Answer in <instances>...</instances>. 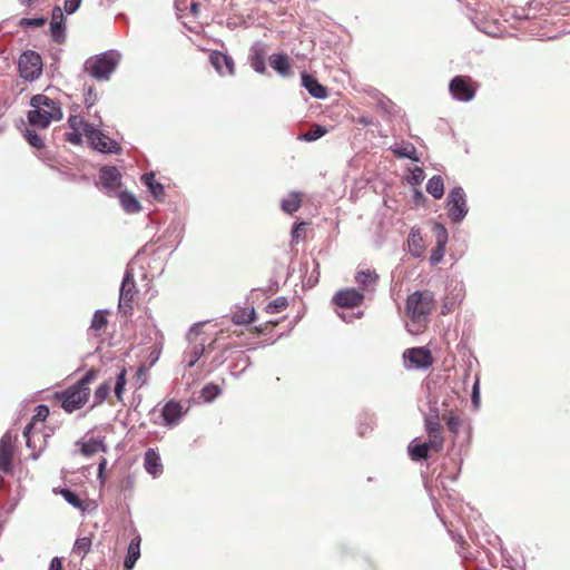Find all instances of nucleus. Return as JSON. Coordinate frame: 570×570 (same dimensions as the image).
Segmentation results:
<instances>
[{
    "label": "nucleus",
    "instance_id": "nucleus-1",
    "mask_svg": "<svg viewBox=\"0 0 570 570\" xmlns=\"http://www.w3.org/2000/svg\"><path fill=\"white\" fill-rule=\"evenodd\" d=\"M433 306V294L429 291L414 292L407 296L406 314L410 321L406 323L409 333L416 335L426 327L429 315Z\"/></svg>",
    "mask_w": 570,
    "mask_h": 570
},
{
    "label": "nucleus",
    "instance_id": "nucleus-2",
    "mask_svg": "<svg viewBox=\"0 0 570 570\" xmlns=\"http://www.w3.org/2000/svg\"><path fill=\"white\" fill-rule=\"evenodd\" d=\"M30 106L32 109L28 111L27 119L32 127L47 128L52 121L62 119L60 102L43 94L32 96Z\"/></svg>",
    "mask_w": 570,
    "mask_h": 570
},
{
    "label": "nucleus",
    "instance_id": "nucleus-3",
    "mask_svg": "<svg viewBox=\"0 0 570 570\" xmlns=\"http://www.w3.org/2000/svg\"><path fill=\"white\" fill-rule=\"evenodd\" d=\"M121 58L122 55L118 50L110 49L86 59L82 69L97 81H108L118 68Z\"/></svg>",
    "mask_w": 570,
    "mask_h": 570
},
{
    "label": "nucleus",
    "instance_id": "nucleus-4",
    "mask_svg": "<svg viewBox=\"0 0 570 570\" xmlns=\"http://www.w3.org/2000/svg\"><path fill=\"white\" fill-rule=\"evenodd\" d=\"M138 294L137 284L135 281L134 268L130 264L127 265L119 289L118 309L124 316H129L134 311V301Z\"/></svg>",
    "mask_w": 570,
    "mask_h": 570
},
{
    "label": "nucleus",
    "instance_id": "nucleus-5",
    "mask_svg": "<svg viewBox=\"0 0 570 570\" xmlns=\"http://www.w3.org/2000/svg\"><path fill=\"white\" fill-rule=\"evenodd\" d=\"M446 212L453 224H460L469 213L466 195L461 186L453 187L446 197Z\"/></svg>",
    "mask_w": 570,
    "mask_h": 570
},
{
    "label": "nucleus",
    "instance_id": "nucleus-6",
    "mask_svg": "<svg viewBox=\"0 0 570 570\" xmlns=\"http://www.w3.org/2000/svg\"><path fill=\"white\" fill-rule=\"evenodd\" d=\"M83 135L91 147L102 154L118 155L121 151V147L116 140L109 138L92 124L83 125Z\"/></svg>",
    "mask_w": 570,
    "mask_h": 570
},
{
    "label": "nucleus",
    "instance_id": "nucleus-7",
    "mask_svg": "<svg viewBox=\"0 0 570 570\" xmlns=\"http://www.w3.org/2000/svg\"><path fill=\"white\" fill-rule=\"evenodd\" d=\"M90 389L81 390L75 384L62 392L56 393V397L61 402V407L68 413H72L73 411L82 407V405L88 401Z\"/></svg>",
    "mask_w": 570,
    "mask_h": 570
},
{
    "label": "nucleus",
    "instance_id": "nucleus-8",
    "mask_svg": "<svg viewBox=\"0 0 570 570\" xmlns=\"http://www.w3.org/2000/svg\"><path fill=\"white\" fill-rule=\"evenodd\" d=\"M18 69L24 80L33 81L38 79L42 73L41 56L33 50L22 52L18 61Z\"/></svg>",
    "mask_w": 570,
    "mask_h": 570
},
{
    "label": "nucleus",
    "instance_id": "nucleus-9",
    "mask_svg": "<svg viewBox=\"0 0 570 570\" xmlns=\"http://www.w3.org/2000/svg\"><path fill=\"white\" fill-rule=\"evenodd\" d=\"M202 324L197 323L194 324L188 333H187V340L189 342L188 348L184 353V360L183 362L186 363L187 367H193L196 362L203 356L205 352V341H197L198 335L200 334Z\"/></svg>",
    "mask_w": 570,
    "mask_h": 570
},
{
    "label": "nucleus",
    "instance_id": "nucleus-10",
    "mask_svg": "<svg viewBox=\"0 0 570 570\" xmlns=\"http://www.w3.org/2000/svg\"><path fill=\"white\" fill-rule=\"evenodd\" d=\"M424 425L431 444L433 445V451H442L444 439L441 432L439 410L435 406L431 407L429 414L425 415Z\"/></svg>",
    "mask_w": 570,
    "mask_h": 570
},
{
    "label": "nucleus",
    "instance_id": "nucleus-11",
    "mask_svg": "<svg viewBox=\"0 0 570 570\" xmlns=\"http://www.w3.org/2000/svg\"><path fill=\"white\" fill-rule=\"evenodd\" d=\"M403 361L409 370L428 368L432 365V355L425 347H411L404 351Z\"/></svg>",
    "mask_w": 570,
    "mask_h": 570
},
{
    "label": "nucleus",
    "instance_id": "nucleus-12",
    "mask_svg": "<svg viewBox=\"0 0 570 570\" xmlns=\"http://www.w3.org/2000/svg\"><path fill=\"white\" fill-rule=\"evenodd\" d=\"M451 96L459 101L468 102L475 96V89L471 85V78L466 76H455L449 83Z\"/></svg>",
    "mask_w": 570,
    "mask_h": 570
},
{
    "label": "nucleus",
    "instance_id": "nucleus-13",
    "mask_svg": "<svg viewBox=\"0 0 570 570\" xmlns=\"http://www.w3.org/2000/svg\"><path fill=\"white\" fill-rule=\"evenodd\" d=\"M268 51V45L261 40L253 42L250 46L247 61L255 72L259 75H264L266 72L265 59Z\"/></svg>",
    "mask_w": 570,
    "mask_h": 570
},
{
    "label": "nucleus",
    "instance_id": "nucleus-14",
    "mask_svg": "<svg viewBox=\"0 0 570 570\" xmlns=\"http://www.w3.org/2000/svg\"><path fill=\"white\" fill-rule=\"evenodd\" d=\"M97 186L106 193H116L121 186V174L115 166H104L99 170Z\"/></svg>",
    "mask_w": 570,
    "mask_h": 570
},
{
    "label": "nucleus",
    "instance_id": "nucleus-15",
    "mask_svg": "<svg viewBox=\"0 0 570 570\" xmlns=\"http://www.w3.org/2000/svg\"><path fill=\"white\" fill-rule=\"evenodd\" d=\"M364 301V294L355 288L347 287L335 293L332 302L344 308H353L361 305Z\"/></svg>",
    "mask_w": 570,
    "mask_h": 570
},
{
    "label": "nucleus",
    "instance_id": "nucleus-16",
    "mask_svg": "<svg viewBox=\"0 0 570 570\" xmlns=\"http://www.w3.org/2000/svg\"><path fill=\"white\" fill-rule=\"evenodd\" d=\"M12 436L7 432L0 439V472L10 473L12 471Z\"/></svg>",
    "mask_w": 570,
    "mask_h": 570
},
{
    "label": "nucleus",
    "instance_id": "nucleus-17",
    "mask_svg": "<svg viewBox=\"0 0 570 570\" xmlns=\"http://www.w3.org/2000/svg\"><path fill=\"white\" fill-rule=\"evenodd\" d=\"M434 230L436 237V246L430 256L431 265H436L443 259L445 245L448 243V230L444 225L435 224Z\"/></svg>",
    "mask_w": 570,
    "mask_h": 570
},
{
    "label": "nucleus",
    "instance_id": "nucleus-18",
    "mask_svg": "<svg viewBox=\"0 0 570 570\" xmlns=\"http://www.w3.org/2000/svg\"><path fill=\"white\" fill-rule=\"evenodd\" d=\"M210 63L216 69V71L220 75H229L233 76L235 73V63L230 56L220 51H214L210 57Z\"/></svg>",
    "mask_w": 570,
    "mask_h": 570
},
{
    "label": "nucleus",
    "instance_id": "nucleus-19",
    "mask_svg": "<svg viewBox=\"0 0 570 570\" xmlns=\"http://www.w3.org/2000/svg\"><path fill=\"white\" fill-rule=\"evenodd\" d=\"M183 415L184 412L180 403L171 400L167 402L161 410L163 424L173 428L178 424Z\"/></svg>",
    "mask_w": 570,
    "mask_h": 570
},
{
    "label": "nucleus",
    "instance_id": "nucleus-20",
    "mask_svg": "<svg viewBox=\"0 0 570 570\" xmlns=\"http://www.w3.org/2000/svg\"><path fill=\"white\" fill-rule=\"evenodd\" d=\"M66 26L65 17L59 7H55L52 10V19L50 22V35L51 39L57 43H62L66 39Z\"/></svg>",
    "mask_w": 570,
    "mask_h": 570
},
{
    "label": "nucleus",
    "instance_id": "nucleus-21",
    "mask_svg": "<svg viewBox=\"0 0 570 570\" xmlns=\"http://www.w3.org/2000/svg\"><path fill=\"white\" fill-rule=\"evenodd\" d=\"M302 86L308 91V94L315 99H325L327 97V89L325 86L307 72H302Z\"/></svg>",
    "mask_w": 570,
    "mask_h": 570
},
{
    "label": "nucleus",
    "instance_id": "nucleus-22",
    "mask_svg": "<svg viewBox=\"0 0 570 570\" xmlns=\"http://www.w3.org/2000/svg\"><path fill=\"white\" fill-rule=\"evenodd\" d=\"M269 66L283 78L291 77L293 75V69L289 62V58L287 53H273L268 58Z\"/></svg>",
    "mask_w": 570,
    "mask_h": 570
},
{
    "label": "nucleus",
    "instance_id": "nucleus-23",
    "mask_svg": "<svg viewBox=\"0 0 570 570\" xmlns=\"http://www.w3.org/2000/svg\"><path fill=\"white\" fill-rule=\"evenodd\" d=\"M431 450H433V445L431 444L430 439L423 443H420V442H417V439H414L410 442V444L407 446L409 456L414 462L428 460L430 456Z\"/></svg>",
    "mask_w": 570,
    "mask_h": 570
},
{
    "label": "nucleus",
    "instance_id": "nucleus-24",
    "mask_svg": "<svg viewBox=\"0 0 570 570\" xmlns=\"http://www.w3.org/2000/svg\"><path fill=\"white\" fill-rule=\"evenodd\" d=\"M355 282L362 291L373 292L379 283V274L373 269H358Z\"/></svg>",
    "mask_w": 570,
    "mask_h": 570
},
{
    "label": "nucleus",
    "instance_id": "nucleus-25",
    "mask_svg": "<svg viewBox=\"0 0 570 570\" xmlns=\"http://www.w3.org/2000/svg\"><path fill=\"white\" fill-rule=\"evenodd\" d=\"M144 465L146 471L153 476H158L163 472V464L159 454L153 450L148 449L145 452Z\"/></svg>",
    "mask_w": 570,
    "mask_h": 570
},
{
    "label": "nucleus",
    "instance_id": "nucleus-26",
    "mask_svg": "<svg viewBox=\"0 0 570 570\" xmlns=\"http://www.w3.org/2000/svg\"><path fill=\"white\" fill-rule=\"evenodd\" d=\"M77 444L80 445V452L83 456H92L98 452H107V445L104 440L91 438L86 442L78 441Z\"/></svg>",
    "mask_w": 570,
    "mask_h": 570
},
{
    "label": "nucleus",
    "instance_id": "nucleus-27",
    "mask_svg": "<svg viewBox=\"0 0 570 570\" xmlns=\"http://www.w3.org/2000/svg\"><path fill=\"white\" fill-rule=\"evenodd\" d=\"M140 535H136L131 539L128 549L127 554L124 560V567L128 570L132 569L137 562V560L140 557Z\"/></svg>",
    "mask_w": 570,
    "mask_h": 570
},
{
    "label": "nucleus",
    "instance_id": "nucleus-28",
    "mask_svg": "<svg viewBox=\"0 0 570 570\" xmlns=\"http://www.w3.org/2000/svg\"><path fill=\"white\" fill-rule=\"evenodd\" d=\"M119 200L122 209L128 214L138 213L141 209L138 199L129 191H121L119 194Z\"/></svg>",
    "mask_w": 570,
    "mask_h": 570
},
{
    "label": "nucleus",
    "instance_id": "nucleus-29",
    "mask_svg": "<svg viewBox=\"0 0 570 570\" xmlns=\"http://www.w3.org/2000/svg\"><path fill=\"white\" fill-rule=\"evenodd\" d=\"M141 181L156 199H160V197L164 195V186L155 180L154 173L144 174Z\"/></svg>",
    "mask_w": 570,
    "mask_h": 570
},
{
    "label": "nucleus",
    "instance_id": "nucleus-30",
    "mask_svg": "<svg viewBox=\"0 0 570 570\" xmlns=\"http://www.w3.org/2000/svg\"><path fill=\"white\" fill-rule=\"evenodd\" d=\"M301 204V194L297 191H292L282 199L281 207L285 213L293 214L298 210Z\"/></svg>",
    "mask_w": 570,
    "mask_h": 570
},
{
    "label": "nucleus",
    "instance_id": "nucleus-31",
    "mask_svg": "<svg viewBox=\"0 0 570 570\" xmlns=\"http://www.w3.org/2000/svg\"><path fill=\"white\" fill-rule=\"evenodd\" d=\"M426 191L435 199H440L444 195V181L439 175L432 176L426 184Z\"/></svg>",
    "mask_w": 570,
    "mask_h": 570
},
{
    "label": "nucleus",
    "instance_id": "nucleus-32",
    "mask_svg": "<svg viewBox=\"0 0 570 570\" xmlns=\"http://www.w3.org/2000/svg\"><path fill=\"white\" fill-rule=\"evenodd\" d=\"M391 149L393 154L399 158H409L413 161H419L416 156V148L411 142L395 145Z\"/></svg>",
    "mask_w": 570,
    "mask_h": 570
},
{
    "label": "nucleus",
    "instance_id": "nucleus-33",
    "mask_svg": "<svg viewBox=\"0 0 570 570\" xmlns=\"http://www.w3.org/2000/svg\"><path fill=\"white\" fill-rule=\"evenodd\" d=\"M312 267V272L308 276L305 277L304 282L308 287H314L318 283L320 278V264L315 258L311 261H306L303 264V268L307 273V271Z\"/></svg>",
    "mask_w": 570,
    "mask_h": 570
},
{
    "label": "nucleus",
    "instance_id": "nucleus-34",
    "mask_svg": "<svg viewBox=\"0 0 570 570\" xmlns=\"http://www.w3.org/2000/svg\"><path fill=\"white\" fill-rule=\"evenodd\" d=\"M254 308L239 307L234 312L232 321L236 325H245L252 323L254 321Z\"/></svg>",
    "mask_w": 570,
    "mask_h": 570
},
{
    "label": "nucleus",
    "instance_id": "nucleus-35",
    "mask_svg": "<svg viewBox=\"0 0 570 570\" xmlns=\"http://www.w3.org/2000/svg\"><path fill=\"white\" fill-rule=\"evenodd\" d=\"M456 294L453 297L446 296L442 305V314L449 313L456 304H459L464 296L463 284L458 283L454 288Z\"/></svg>",
    "mask_w": 570,
    "mask_h": 570
},
{
    "label": "nucleus",
    "instance_id": "nucleus-36",
    "mask_svg": "<svg viewBox=\"0 0 570 570\" xmlns=\"http://www.w3.org/2000/svg\"><path fill=\"white\" fill-rule=\"evenodd\" d=\"M550 0H531L527 2L525 8L529 13L533 12L537 14V19L548 14V4Z\"/></svg>",
    "mask_w": 570,
    "mask_h": 570
},
{
    "label": "nucleus",
    "instance_id": "nucleus-37",
    "mask_svg": "<svg viewBox=\"0 0 570 570\" xmlns=\"http://www.w3.org/2000/svg\"><path fill=\"white\" fill-rule=\"evenodd\" d=\"M327 132V129L321 125H314L306 132L301 134L297 138L303 141H315L322 138Z\"/></svg>",
    "mask_w": 570,
    "mask_h": 570
},
{
    "label": "nucleus",
    "instance_id": "nucleus-38",
    "mask_svg": "<svg viewBox=\"0 0 570 570\" xmlns=\"http://www.w3.org/2000/svg\"><path fill=\"white\" fill-rule=\"evenodd\" d=\"M107 313V309L96 311L91 320L90 328L96 332L104 330L108 324Z\"/></svg>",
    "mask_w": 570,
    "mask_h": 570
},
{
    "label": "nucleus",
    "instance_id": "nucleus-39",
    "mask_svg": "<svg viewBox=\"0 0 570 570\" xmlns=\"http://www.w3.org/2000/svg\"><path fill=\"white\" fill-rule=\"evenodd\" d=\"M91 539L88 537L78 538L73 544L72 551L81 559L90 551Z\"/></svg>",
    "mask_w": 570,
    "mask_h": 570
},
{
    "label": "nucleus",
    "instance_id": "nucleus-40",
    "mask_svg": "<svg viewBox=\"0 0 570 570\" xmlns=\"http://www.w3.org/2000/svg\"><path fill=\"white\" fill-rule=\"evenodd\" d=\"M222 393V390L218 385L214 384V383H208L206 384L202 391H200V396L202 399L207 402V403H210L213 402L217 396H219Z\"/></svg>",
    "mask_w": 570,
    "mask_h": 570
},
{
    "label": "nucleus",
    "instance_id": "nucleus-41",
    "mask_svg": "<svg viewBox=\"0 0 570 570\" xmlns=\"http://www.w3.org/2000/svg\"><path fill=\"white\" fill-rule=\"evenodd\" d=\"M409 247L413 255L419 256L422 249V238L420 236V230L412 228L409 235Z\"/></svg>",
    "mask_w": 570,
    "mask_h": 570
},
{
    "label": "nucleus",
    "instance_id": "nucleus-42",
    "mask_svg": "<svg viewBox=\"0 0 570 570\" xmlns=\"http://www.w3.org/2000/svg\"><path fill=\"white\" fill-rule=\"evenodd\" d=\"M110 382H104L101 383L94 393V404L92 406L100 405L104 403L107 399V396L110 393Z\"/></svg>",
    "mask_w": 570,
    "mask_h": 570
},
{
    "label": "nucleus",
    "instance_id": "nucleus-43",
    "mask_svg": "<svg viewBox=\"0 0 570 570\" xmlns=\"http://www.w3.org/2000/svg\"><path fill=\"white\" fill-rule=\"evenodd\" d=\"M287 298L284 296H278L266 305L265 311L267 314H277L284 311L287 307Z\"/></svg>",
    "mask_w": 570,
    "mask_h": 570
},
{
    "label": "nucleus",
    "instance_id": "nucleus-44",
    "mask_svg": "<svg viewBox=\"0 0 570 570\" xmlns=\"http://www.w3.org/2000/svg\"><path fill=\"white\" fill-rule=\"evenodd\" d=\"M126 375H127V371L125 367H122L116 375V383H115V394H116V397L121 401L122 400V394L125 392V386H126Z\"/></svg>",
    "mask_w": 570,
    "mask_h": 570
},
{
    "label": "nucleus",
    "instance_id": "nucleus-45",
    "mask_svg": "<svg viewBox=\"0 0 570 570\" xmlns=\"http://www.w3.org/2000/svg\"><path fill=\"white\" fill-rule=\"evenodd\" d=\"M26 140L35 148L41 149L45 147L43 139L37 134L36 130L26 128L23 131Z\"/></svg>",
    "mask_w": 570,
    "mask_h": 570
},
{
    "label": "nucleus",
    "instance_id": "nucleus-46",
    "mask_svg": "<svg viewBox=\"0 0 570 570\" xmlns=\"http://www.w3.org/2000/svg\"><path fill=\"white\" fill-rule=\"evenodd\" d=\"M61 494L62 497L65 498V500L72 507L75 508H81L82 507V501L81 499L79 498V495L73 492L72 490L70 489H62L61 490Z\"/></svg>",
    "mask_w": 570,
    "mask_h": 570
},
{
    "label": "nucleus",
    "instance_id": "nucleus-47",
    "mask_svg": "<svg viewBox=\"0 0 570 570\" xmlns=\"http://www.w3.org/2000/svg\"><path fill=\"white\" fill-rule=\"evenodd\" d=\"M33 430V423L30 422L26 425L24 430H23V436L26 439V445L27 448L31 449V450H35L36 449V441H35V438L38 436L40 438L39 435H36L33 434L32 432Z\"/></svg>",
    "mask_w": 570,
    "mask_h": 570
},
{
    "label": "nucleus",
    "instance_id": "nucleus-48",
    "mask_svg": "<svg viewBox=\"0 0 570 570\" xmlns=\"http://www.w3.org/2000/svg\"><path fill=\"white\" fill-rule=\"evenodd\" d=\"M511 18L515 20H535V13H529L525 7L513 9Z\"/></svg>",
    "mask_w": 570,
    "mask_h": 570
},
{
    "label": "nucleus",
    "instance_id": "nucleus-49",
    "mask_svg": "<svg viewBox=\"0 0 570 570\" xmlns=\"http://www.w3.org/2000/svg\"><path fill=\"white\" fill-rule=\"evenodd\" d=\"M97 372L94 368H90L85 373V375L77 382L75 385L82 389H89V384L96 379Z\"/></svg>",
    "mask_w": 570,
    "mask_h": 570
},
{
    "label": "nucleus",
    "instance_id": "nucleus-50",
    "mask_svg": "<svg viewBox=\"0 0 570 570\" xmlns=\"http://www.w3.org/2000/svg\"><path fill=\"white\" fill-rule=\"evenodd\" d=\"M46 23V18L38 17V18H21L19 21L20 27H28V28H38Z\"/></svg>",
    "mask_w": 570,
    "mask_h": 570
},
{
    "label": "nucleus",
    "instance_id": "nucleus-51",
    "mask_svg": "<svg viewBox=\"0 0 570 570\" xmlns=\"http://www.w3.org/2000/svg\"><path fill=\"white\" fill-rule=\"evenodd\" d=\"M377 107L385 114L392 115L394 112L395 105L387 97L380 95Z\"/></svg>",
    "mask_w": 570,
    "mask_h": 570
},
{
    "label": "nucleus",
    "instance_id": "nucleus-52",
    "mask_svg": "<svg viewBox=\"0 0 570 570\" xmlns=\"http://www.w3.org/2000/svg\"><path fill=\"white\" fill-rule=\"evenodd\" d=\"M446 426L451 433L456 435L461 426V419L458 415L450 414L446 419Z\"/></svg>",
    "mask_w": 570,
    "mask_h": 570
},
{
    "label": "nucleus",
    "instance_id": "nucleus-53",
    "mask_svg": "<svg viewBox=\"0 0 570 570\" xmlns=\"http://www.w3.org/2000/svg\"><path fill=\"white\" fill-rule=\"evenodd\" d=\"M471 401L475 409L480 406V380L478 376L475 377L472 386Z\"/></svg>",
    "mask_w": 570,
    "mask_h": 570
},
{
    "label": "nucleus",
    "instance_id": "nucleus-54",
    "mask_svg": "<svg viewBox=\"0 0 570 570\" xmlns=\"http://www.w3.org/2000/svg\"><path fill=\"white\" fill-rule=\"evenodd\" d=\"M49 415V407L45 404H39L36 407V415L32 417L31 422L35 424V421H45Z\"/></svg>",
    "mask_w": 570,
    "mask_h": 570
},
{
    "label": "nucleus",
    "instance_id": "nucleus-55",
    "mask_svg": "<svg viewBox=\"0 0 570 570\" xmlns=\"http://www.w3.org/2000/svg\"><path fill=\"white\" fill-rule=\"evenodd\" d=\"M424 170L421 167H415L411 171V183L414 185H420L424 180Z\"/></svg>",
    "mask_w": 570,
    "mask_h": 570
},
{
    "label": "nucleus",
    "instance_id": "nucleus-56",
    "mask_svg": "<svg viewBox=\"0 0 570 570\" xmlns=\"http://www.w3.org/2000/svg\"><path fill=\"white\" fill-rule=\"evenodd\" d=\"M82 135L79 130H72L66 134V140L73 145H79L82 140Z\"/></svg>",
    "mask_w": 570,
    "mask_h": 570
},
{
    "label": "nucleus",
    "instance_id": "nucleus-57",
    "mask_svg": "<svg viewBox=\"0 0 570 570\" xmlns=\"http://www.w3.org/2000/svg\"><path fill=\"white\" fill-rule=\"evenodd\" d=\"M81 1L82 0H65V10L68 14H72L75 13L80 4H81Z\"/></svg>",
    "mask_w": 570,
    "mask_h": 570
},
{
    "label": "nucleus",
    "instance_id": "nucleus-58",
    "mask_svg": "<svg viewBox=\"0 0 570 570\" xmlns=\"http://www.w3.org/2000/svg\"><path fill=\"white\" fill-rule=\"evenodd\" d=\"M96 100H97V96H96V94L94 92V88H92V87H89V88L87 89L86 95H85V105H86V107H87V108L92 107V106L95 105Z\"/></svg>",
    "mask_w": 570,
    "mask_h": 570
},
{
    "label": "nucleus",
    "instance_id": "nucleus-59",
    "mask_svg": "<svg viewBox=\"0 0 570 570\" xmlns=\"http://www.w3.org/2000/svg\"><path fill=\"white\" fill-rule=\"evenodd\" d=\"M68 124L72 128V130H79V127H81V129L83 130V125L87 122L77 116H70L68 119Z\"/></svg>",
    "mask_w": 570,
    "mask_h": 570
},
{
    "label": "nucleus",
    "instance_id": "nucleus-60",
    "mask_svg": "<svg viewBox=\"0 0 570 570\" xmlns=\"http://www.w3.org/2000/svg\"><path fill=\"white\" fill-rule=\"evenodd\" d=\"M225 352L226 350L212 360L213 367H218L224 364V362L226 361Z\"/></svg>",
    "mask_w": 570,
    "mask_h": 570
},
{
    "label": "nucleus",
    "instance_id": "nucleus-61",
    "mask_svg": "<svg viewBox=\"0 0 570 570\" xmlns=\"http://www.w3.org/2000/svg\"><path fill=\"white\" fill-rule=\"evenodd\" d=\"M49 570H62V561L60 558L55 557L50 561Z\"/></svg>",
    "mask_w": 570,
    "mask_h": 570
},
{
    "label": "nucleus",
    "instance_id": "nucleus-62",
    "mask_svg": "<svg viewBox=\"0 0 570 570\" xmlns=\"http://www.w3.org/2000/svg\"><path fill=\"white\" fill-rule=\"evenodd\" d=\"M356 121H357V124L365 126V127L372 125V122H373L372 118L368 116H360L356 119Z\"/></svg>",
    "mask_w": 570,
    "mask_h": 570
},
{
    "label": "nucleus",
    "instance_id": "nucleus-63",
    "mask_svg": "<svg viewBox=\"0 0 570 570\" xmlns=\"http://www.w3.org/2000/svg\"><path fill=\"white\" fill-rule=\"evenodd\" d=\"M106 464H107V460L105 458H102L101 461L98 464V476L99 478L102 476V473H104V470L106 468Z\"/></svg>",
    "mask_w": 570,
    "mask_h": 570
},
{
    "label": "nucleus",
    "instance_id": "nucleus-64",
    "mask_svg": "<svg viewBox=\"0 0 570 570\" xmlns=\"http://www.w3.org/2000/svg\"><path fill=\"white\" fill-rule=\"evenodd\" d=\"M200 4L198 2H191L190 3V11L191 13L197 17L199 13Z\"/></svg>",
    "mask_w": 570,
    "mask_h": 570
}]
</instances>
